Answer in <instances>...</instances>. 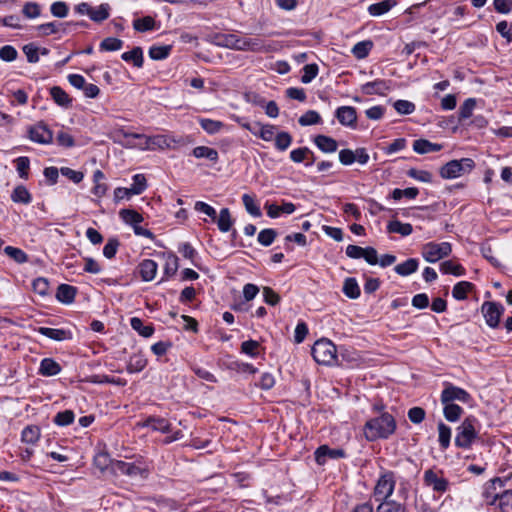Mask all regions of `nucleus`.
<instances>
[{
  "label": "nucleus",
  "mask_w": 512,
  "mask_h": 512,
  "mask_svg": "<svg viewBox=\"0 0 512 512\" xmlns=\"http://www.w3.org/2000/svg\"><path fill=\"white\" fill-rule=\"evenodd\" d=\"M18 175L22 179H28L30 169V159L26 156L18 157L14 160Z\"/></svg>",
  "instance_id": "obj_56"
},
{
  "label": "nucleus",
  "mask_w": 512,
  "mask_h": 512,
  "mask_svg": "<svg viewBox=\"0 0 512 512\" xmlns=\"http://www.w3.org/2000/svg\"><path fill=\"white\" fill-rule=\"evenodd\" d=\"M172 50L171 45H163V46H151L149 49V57L153 60H163L166 59Z\"/></svg>",
  "instance_id": "obj_48"
},
{
  "label": "nucleus",
  "mask_w": 512,
  "mask_h": 512,
  "mask_svg": "<svg viewBox=\"0 0 512 512\" xmlns=\"http://www.w3.org/2000/svg\"><path fill=\"white\" fill-rule=\"evenodd\" d=\"M407 175L415 180H418L420 182L424 183H430L432 182L433 175L426 170H418L415 168H411L407 171Z\"/></svg>",
  "instance_id": "obj_59"
},
{
  "label": "nucleus",
  "mask_w": 512,
  "mask_h": 512,
  "mask_svg": "<svg viewBox=\"0 0 512 512\" xmlns=\"http://www.w3.org/2000/svg\"><path fill=\"white\" fill-rule=\"evenodd\" d=\"M322 119L317 111L308 110L303 114L298 122L301 126H310L321 123Z\"/></svg>",
  "instance_id": "obj_54"
},
{
  "label": "nucleus",
  "mask_w": 512,
  "mask_h": 512,
  "mask_svg": "<svg viewBox=\"0 0 512 512\" xmlns=\"http://www.w3.org/2000/svg\"><path fill=\"white\" fill-rule=\"evenodd\" d=\"M313 359L321 365H332L337 359L336 346L327 339L317 340L311 350Z\"/></svg>",
  "instance_id": "obj_2"
},
{
  "label": "nucleus",
  "mask_w": 512,
  "mask_h": 512,
  "mask_svg": "<svg viewBox=\"0 0 512 512\" xmlns=\"http://www.w3.org/2000/svg\"><path fill=\"white\" fill-rule=\"evenodd\" d=\"M475 167V162L471 158H462L460 160H451L441 167L439 173L443 179H454L464 174L470 173Z\"/></svg>",
  "instance_id": "obj_4"
},
{
  "label": "nucleus",
  "mask_w": 512,
  "mask_h": 512,
  "mask_svg": "<svg viewBox=\"0 0 512 512\" xmlns=\"http://www.w3.org/2000/svg\"><path fill=\"white\" fill-rule=\"evenodd\" d=\"M494 512H512V489H505L499 492V499Z\"/></svg>",
  "instance_id": "obj_23"
},
{
  "label": "nucleus",
  "mask_w": 512,
  "mask_h": 512,
  "mask_svg": "<svg viewBox=\"0 0 512 512\" xmlns=\"http://www.w3.org/2000/svg\"><path fill=\"white\" fill-rule=\"evenodd\" d=\"M396 2L394 0H384L378 3L371 4L368 7V12L372 16H381L387 13Z\"/></svg>",
  "instance_id": "obj_35"
},
{
  "label": "nucleus",
  "mask_w": 512,
  "mask_h": 512,
  "mask_svg": "<svg viewBox=\"0 0 512 512\" xmlns=\"http://www.w3.org/2000/svg\"><path fill=\"white\" fill-rule=\"evenodd\" d=\"M373 48V42L370 40L360 41L352 48V53L357 59H363L368 56Z\"/></svg>",
  "instance_id": "obj_42"
},
{
  "label": "nucleus",
  "mask_w": 512,
  "mask_h": 512,
  "mask_svg": "<svg viewBox=\"0 0 512 512\" xmlns=\"http://www.w3.org/2000/svg\"><path fill=\"white\" fill-rule=\"evenodd\" d=\"M477 420L475 417H467L456 429L455 445L459 448H470L474 440L478 437L475 429Z\"/></svg>",
  "instance_id": "obj_3"
},
{
  "label": "nucleus",
  "mask_w": 512,
  "mask_h": 512,
  "mask_svg": "<svg viewBox=\"0 0 512 512\" xmlns=\"http://www.w3.org/2000/svg\"><path fill=\"white\" fill-rule=\"evenodd\" d=\"M273 49L272 45L266 43L259 37L238 36L236 50L266 53Z\"/></svg>",
  "instance_id": "obj_7"
},
{
  "label": "nucleus",
  "mask_w": 512,
  "mask_h": 512,
  "mask_svg": "<svg viewBox=\"0 0 512 512\" xmlns=\"http://www.w3.org/2000/svg\"><path fill=\"white\" fill-rule=\"evenodd\" d=\"M444 405L443 414L449 422L457 421L461 414L463 413V409L454 403H442Z\"/></svg>",
  "instance_id": "obj_40"
},
{
  "label": "nucleus",
  "mask_w": 512,
  "mask_h": 512,
  "mask_svg": "<svg viewBox=\"0 0 512 512\" xmlns=\"http://www.w3.org/2000/svg\"><path fill=\"white\" fill-rule=\"evenodd\" d=\"M486 323L491 328L499 325L500 317L504 312V307L496 302H484L481 307Z\"/></svg>",
  "instance_id": "obj_9"
},
{
  "label": "nucleus",
  "mask_w": 512,
  "mask_h": 512,
  "mask_svg": "<svg viewBox=\"0 0 512 512\" xmlns=\"http://www.w3.org/2000/svg\"><path fill=\"white\" fill-rule=\"evenodd\" d=\"M147 187L146 178L143 174H136L133 176V184L130 191L135 195L141 194Z\"/></svg>",
  "instance_id": "obj_62"
},
{
  "label": "nucleus",
  "mask_w": 512,
  "mask_h": 512,
  "mask_svg": "<svg viewBox=\"0 0 512 512\" xmlns=\"http://www.w3.org/2000/svg\"><path fill=\"white\" fill-rule=\"evenodd\" d=\"M11 199L15 203L29 204L32 201L31 194L23 185H18L14 188Z\"/></svg>",
  "instance_id": "obj_37"
},
{
  "label": "nucleus",
  "mask_w": 512,
  "mask_h": 512,
  "mask_svg": "<svg viewBox=\"0 0 512 512\" xmlns=\"http://www.w3.org/2000/svg\"><path fill=\"white\" fill-rule=\"evenodd\" d=\"M77 288L68 284H60L56 291V299L63 304H71L75 300Z\"/></svg>",
  "instance_id": "obj_20"
},
{
  "label": "nucleus",
  "mask_w": 512,
  "mask_h": 512,
  "mask_svg": "<svg viewBox=\"0 0 512 512\" xmlns=\"http://www.w3.org/2000/svg\"><path fill=\"white\" fill-rule=\"evenodd\" d=\"M302 70L301 82L308 84L317 76L319 68L317 64H307Z\"/></svg>",
  "instance_id": "obj_61"
},
{
  "label": "nucleus",
  "mask_w": 512,
  "mask_h": 512,
  "mask_svg": "<svg viewBox=\"0 0 512 512\" xmlns=\"http://www.w3.org/2000/svg\"><path fill=\"white\" fill-rule=\"evenodd\" d=\"M393 106L401 115H409L415 111V104L408 100H397Z\"/></svg>",
  "instance_id": "obj_64"
},
{
  "label": "nucleus",
  "mask_w": 512,
  "mask_h": 512,
  "mask_svg": "<svg viewBox=\"0 0 512 512\" xmlns=\"http://www.w3.org/2000/svg\"><path fill=\"white\" fill-rule=\"evenodd\" d=\"M130 325L133 330L139 333V335L148 338L153 335L154 327L152 324L144 325L143 321L138 317H132L130 319Z\"/></svg>",
  "instance_id": "obj_34"
},
{
  "label": "nucleus",
  "mask_w": 512,
  "mask_h": 512,
  "mask_svg": "<svg viewBox=\"0 0 512 512\" xmlns=\"http://www.w3.org/2000/svg\"><path fill=\"white\" fill-rule=\"evenodd\" d=\"M215 39H216L217 45L236 50V44H237V40H238L237 35H235V34H219V35H216Z\"/></svg>",
  "instance_id": "obj_52"
},
{
  "label": "nucleus",
  "mask_w": 512,
  "mask_h": 512,
  "mask_svg": "<svg viewBox=\"0 0 512 512\" xmlns=\"http://www.w3.org/2000/svg\"><path fill=\"white\" fill-rule=\"evenodd\" d=\"M423 480L427 486L432 487L433 491L437 493H444L449 488V481L446 478L439 477L432 469L424 472Z\"/></svg>",
  "instance_id": "obj_12"
},
{
  "label": "nucleus",
  "mask_w": 512,
  "mask_h": 512,
  "mask_svg": "<svg viewBox=\"0 0 512 512\" xmlns=\"http://www.w3.org/2000/svg\"><path fill=\"white\" fill-rule=\"evenodd\" d=\"M36 331L39 334L55 341H64L72 339L71 331L65 329L39 327L36 329Z\"/></svg>",
  "instance_id": "obj_18"
},
{
  "label": "nucleus",
  "mask_w": 512,
  "mask_h": 512,
  "mask_svg": "<svg viewBox=\"0 0 512 512\" xmlns=\"http://www.w3.org/2000/svg\"><path fill=\"white\" fill-rule=\"evenodd\" d=\"M396 485L394 473L391 471L382 474L374 487V497L377 501L391 499Z\"/></svg>",
  "instance_id": "obj_5"
},
{
  "label": "nucleus",
  "mask_w": 512,
  "mask_h": 512,
  "mask_svg": "<svg viewBox=\"0 0 512 512\" xmlns=\"http://www.w3.org/2000/svg\"><path fill=\"white\" fill-rule=\"evenodd\" d=\"M133 28L138 32H146L155 28V20L151 16L135 19L133 21Z\"/></svg>",
  "instance_id": "obj_49"
},
{
  "label": "nucleus",
  "mask_w": 512,
  "mask_h": 512,
  "mask_svg": "<svg viewBox=\"0 0 512 512\" xmlns=\"http://www.w3.org/2000/svg\"><path fill=\"white\" fill-rule=\"evenodd\" d=\"M110 16V6L107 3L101 4L98 8L92 7V12H90V19L94 22H102L108 19Z\"/></svg>",
  "instance_id": "obj_43"
},
{
  "label": "nucleus",
  "mask_w": 512,
  "mask_h": 512,
  "mask_svg": "<svg viewBox=\"0 0 512 512\" xmlns=\"http://www.w3.org/2000/svg\"><path fill=\"white\" fill-rule=\"evenodd\" d=\"M158 265L154 260L144 259L139 264V274L145 282L152 281L157 273Z\"/></svg>",
  "instance_id": "obj_19"
},
{
  "label": "nucleus",
  "mask_w": 512,
  "mask_h": 512,
  "mask_svg": "<svg viewBox=\"0 0 512 512\" xmlns=\"http://www.w3.org/2000/svg\"><path fill=\"white\" fill-rule=\"evenodd\" d=\"M32 288H33V291L37 294H39L40 296L44 297V296H47L49 294V281L48 279L44 278V277H39L37 279H35L32 283Z\"/></svg>",
  "instance_id": "obj_57"
},
{
  "label": "nucleus",
  "mask_w": 512,
  "mask_h": 512,
  "mask_svg": "<svg viewBox=\"0 0 512 512\" xmlns=\"http://www.w3.org/2000/svg\"><path fill=\"white\" fill-rule=\"evenodd\" d=\"M376 512H408V509L404 503L397 502L394 499H385L379 503Z\"/></svg>",
  "instance_id": "obj_25"
},
{
  "label": "nucleus",
  "mask_w": 512,
  "mask_h": 512,
  "mask_svg": "<svg viewBox=\"0 0 512 512\" xmlns=\"http://www.w3.org/2000/svg\"><path fill=\"white\" fill-rule=\"evenodd\" d=\"M215 221L217 223L218 229L224 233L230 231L234 223L228 208H222L220 210L219 216L216 215Z\"/></svg>",
  "instance_id": "obj_26"
},
{
  "label": "nucleus",
  "mask_w": 512,
  "mask_h": 512,
  "mask_svg": "<svg viewBox=\"0 0 512 512\" xmlns=\"http://www.w3.org/2000/svg\"><path fill=\"white\" fill-rule=\"evenodd\" d=\"M396 421L394 417L384 412L380 416L368 420L364 425V436L368 441L387 439L395 432Z\"/></svg>",
  "instance_id": "obj_1"
},
{
  "label": "nucleus",
  "mask_w": 512,
  "mask_h": 512,
  "mask_svg": "<svg viewBox=\"0 0 512 512\" xmlns=\"http://www.w3.org/2000/svg\"><path fill=\"white\" fill-rule=\"evenodd\" d=\"M4 252L7 256L12 258L15 262H17L19 264H22V263H25L28 261L27 254L19 248H16L13 246H6L4 249Z\"/></svg>",
  "instance_id": "obj_53"
},
{
  "label": "nucleus",
  "mask_w": 512,
  "mask_h": 512,
  "mask_svg": "<svg viewBox=\"0 0 512 512\" xmlns=\"http://www.w3.org/2000/svg\"><path fill=\"white\" fill-rule=\"evenodd\" d=\"M440 271L443 274H452L454 276H463L466 272L462 265L455 263L452 260L442 262L440 264Z\"/></svg>",
  "instance_id": "obj_36"
},
{
  "label": "nucleus",
  "mask_w": 512,
  "mask_h": 512,
  "mask_svg": "<svg viewBox=\"0 0 512 512\" xmlns=\"http://www.w3.org/2000/svg\"><path fill=\"white\" fill-rule=\"evenodd\" d=\"M122 60L125 62H133V65L137 68H141L143 66V51L141 47H134L131 51L124 52L121 55Z\"/></svg>",
  "instance_id": "obj_33"
},
{
  "label": "nucleus",
  "mask_w": 512,
  "mask_h": 512,
  "mask_svg": "<svg viewBox=\"0 0 512 512\" xmlns=\"http://www.w3.org/2000/svg\"><path fill=\"white\" fill-rule=\"evenodd\" d=\"M389 233H397L401 236H409L413 232V227L409 223H402L399 220H392L387 225Z\"/></svg>",
  "instance_id": "obj_30"
},
{
  "label": "nucleus",
  "mask_w": 512,
  "mask_h": 512,
  "mask_svg": "<svg viewBox=\"0 0 512 512\" xmlns=\"http://www.w3.org/2000/svg\"><path fill=\"white\" fill-rule=\"evenodd\" d=\"M315 461L319 465H324L327 458L339 459L345 457V451L343 449H331L327 445L318 447L314 453Z\"/></svg>",
  "instance_id": "obj_15"
},
{
  "label": "nucleus",
  "mask_w": 512,
  "mask_h": 512,
  "mask_svg": "<svg viewBox=\"0 0 512 512\" xmlns=\"http://www.w3.org/2000/svg\"><path fill=\"white\" fill-rule=\"evenodd\" d=\"M476 106V100L474 98H468L464 101V103L460 106L458 112L459 122H462L468 118H470L473 114V110Z\"/></svg>",
  "instance_id": "obj_46"
},
{
  "label": "nucleus",
  "mask_w": 512,
  "mask_h": 512,
  "mask_svg": "<svg viewBox=\"0 0 512 512\" xmlns=\"http://www.w3.org/2000/svg\"><path fill=\"white\" fill-rule=\"evenodd\" d=\"M442 149V145L432 143L426 139H417L413 142V150L418 154H427L437 152Z\"/></svg>",
  "instance_id": "obj_24"
},
{
  "label": "nucleus",
  "mask_w": 512,
  "mask_h": 512,
  "mask_svg": "<svg viewBox=\"0 0 512 512\" xmlns=\"http://www.w3.org/2000/svg\"><path fill=\"white\" fill-rule=\"evenodd\" d=\"M192 155L195 158H206L213 163H216L219 159V154L216 149L208 146H197L192 150Z\"/></svg>",
  "instance_id": "obj_27"
},
{
  "label": "nucleus",
  "mask_w": 512,
  "mask_h": 512,
  "mask_svg": "<svg viewBox=\"0 0 512 512\" xmlns=\"http://www.w3.org/2000/svg\"><path fill=\"white\" fill-rule=\"evenodd\" d=\"M451 252L452 247L448 242H429L423 246L421 254L427 262L435 263L449 256Z\"/></svg>",
  "instance_id": "obj_6"
},
{
  "label": "nucleus",
  "mask_w": 512,
  "mask_h": 512,
  "mask_svg": "<svg viewBox=\"0 0 512 512\" xmlns=\"http://www.w3.org/2000/svg\"><path fill=\"white\" fill-rule=\"evenodd\" d=\"M471 399L470 394L463 388L454 386L451 383H445V388L441 393V403H453L459 401L462 403H468Z\"/></svg>",
  "instance_id": "obj_8"
},
{
  "label": "nucleus",
  "mask_w": 512,
  "mask_h": 512,
  "mask_svg": "<svg viewBox=\"0 0 512 512\" xmlns=\"http://www.w3.org/2000/svg\"><path fill=\"white\" fill-rule=\"evenodd\" d=\"M50 95L54 102L62 107H69L72 103V99L69 95L59 86H53L50 89Z\"/></svg>",
  "instance_id": "obj_28"
},
{
  "label": "nucleus",
  "mask_w": 512,
  "mask_h": 512,
  "mask_svg": "<svg viewBox=\"0 0 512 512\" xmlns=\"http://www.w3.org/2000/svg\"><path fill=\"white\" fill-rule=\"evenodd\" d=\"M335 117L339 123L343 126L350 128H356L357 123V112L352 106H341L336 109Z\"/></svg>",
  "instance_id": "obj_13"
},
{
  "label": "nucleus",
  "mask_w": 512,
  "mask_h": 512,
  "mask_svg": "<svg viewBox=\"0 0 512 512\" xmlns=\"http://www.w3.org/2000/svg\"><path fill=\"white\" fill-rule=\"evenodd\" d=\"M112 472L114 474L121 473L129 477L135 478L140 476L141 478L147 477V470L141 468L134 463H129L121 460L112 462Z\"/></svg>",
  "instance_id": "obj_10"
},
{
  "label": "nucleus",
  "mask_w": 512,
  "mask_h": 512,
  "mask_svg": "<svg viewBox=\"0 0 512 512\" xmlns=\"http://www.w3.org/2000/svg\"><path fill=\"white\" fill-rule=\"evenodd\" d=\"M121 219L126 223L134 227L143 221V217L140 213L132 209H122L119 212Z\"/></svg>",
  "instance_id": "obj_41"
},
{
  "label": "nucleus",
  "mask_w": 512,
  "mask_h": 512,
  "mask_svg": "<svg viewBox=\"0 0 512 512\" xmlns=\"http://www.w3.org/2000/svg\"><path fill=\"white\" fill-rule=\"evenodd\" d=\"M41 432L37 425L26 426L21 433V439L24 443L35 444L40 438Z\"/></svg>",
  "instance_id": "obj_32"
},
{
  "label": "nucleus",
  "mask_w": 512,
  "mask_h": 512,
  "mask_svg": "<svg viewBox=\"0 0 512 512\" xmlns=\"http://www.w3.org/2000/svg\"><path fill=\"white\" fill-rule=\"evenodd\" d=\"M314 143L324 153H334L338 148L337 141L326 135L315 136Z\"/></svg>",
  "instance_id": "obj_21"
},
{
  "label": "nucleus",
  "mask_w": 512,
  "mask_h": 512,
  "mask_svg": "<svg viewBox=\"0 0 512 512\" xmlns=\"http://www.w3.org/2000/svg\"><path fill=\"white\" fill-rule=\"evenodd\" d=\"M147 365V360L142 354H133L127 363V371L129 373H137L142 371Z\"/></svg>",
  "instance_id": "obj_31"
},
{
  "label": "nucleus",
  "mask_w": 512,
  "mask_h": 512,
  "mask_svg": "<svg viewBox=\"0 0 512 512\" xmlns=\"http://www.w3.org/2000/svg\"><path fill=\"white\" fill-rule=\"evenodd\" d=\"M61 366L52 358H44L40 362L39 374L42 376H55L61 372Z\"/></svg>",
  "instance_id": "obj_22"
},
{
  "label": "nucleus",
  "mask_w": 512,
  "mask_h": 512,
  "mask_svg": "<svg viewBox=\"0 0 512 512\" xmlns=\"http://www.w3.org/2000/svg\"><path fill=\"white\" fill-rule=\"evenodd\" d=\"M123 47V41L119 38L107 37L100 43L101 51H117Z\"/></svg>",
  "instance_id": "obj_55"
},
{
  "label": "nucleus",
  "mask_w": 512,
  "mask_h": 512,
  "mask_svg": "<svg viewBox=\"0 0 512 512\" xmlns=\"http://www.w3.org/2000/svg\"><path fill=\"white\" fill-rule=\"evenodd\" d=\"M22 13L26 18H37L41 13L40 5L36 2H27L22 8Z\"/></svg>",
  "instance_id": "obj_63"
},
{
  "label": "nucleus",
  "mask_w": 512,
  "mask_h": 512,
  "mask_svg": "<svg viewBox=\"0 0 512 512\" xmlns=\"http://www.w3.org/2000/svg\"><path fill=\"white\" fill-rule=\"evenodd\" d=\"M277 237V231L273 228H266L258 233L257 241L267 247L270 246Z\"/></svg>",
  "instance_id": "obj_50"
},
{
  "label": "nucleus",
  "mask_w": 512,
  "mask_h": 512,
  "mask_svg": "<svg viewBox=\"0 0 512 512\" xmlns=\"http://www.w3.org/2000/svg\"><path fill=\"white\" fill-rule=\"evenodd\" d=\"M473 284L468 281L458 282L452 290V295L457 300H464L467 298V293L471 291Z\"/></svg>",
  "instance_id": "obj_47"
},
{
  "label": "nucleus",
  "mask_w": 512,
  "mask_h": 512,
  "mask_svg": "<svg viewBox=\"0 0 512 512\" xmlns=\"http://www.w3.org/2000/svg\"><path fill=\"white\" fill-rule=\"evenodd\" d=\"M144 138V135L138 133H129L124 130L117 131L113 136V141L115 143H119L123 147L126 148H136L141 147V145H137L134 140Z\"/></svg>",
  "instance_id": "obj_17"
},
{
  "label": "nucleus",
  "mask_w": 512,
  "mask_h": 512,
  "mask_svg": "<svg viewBox=\"0 0 512 512\" xmlns=\"http://www.w3.org/2000/svg\"><path fill=\"white\" fill-rule=\"evenodd\" d=\"M75 420V414L72 410H64V411H60L58 412L54 418H53V423L56 424L57 426H61V427H64V426H68L70 424H72Z\"/></svg>",
  "instance_id": "obj_44"
},
{
  "label": "nucleus",
  "mask_w": 512,
  "mask_h": 512,
  "mask_svg": "<svg viewBox=\"0 0 512 512\" xmlns=\"http://www.w3.org/2000/svg\"><path fill=\"white\" fill-rule=\"evenodd\" d=\"M198 122L201 128L211 135L218 133L224 127L223 122L209 118H199Z\"/></svg>",
  "instance_id": "obj_38"
},
{
  "label": "nucleus",
  "mask_w": 512,
  "mask_h": 512,
  "mask_svg": "<svg viewBox=\"0 0 512 512\" xmlns=\"http://www.w3.org/2000/svg\"><path fill=\"white\" fill-rule=\"evenodd\" d=\"M418 265L419 262L417 259L409 258L403 263L396 265L394 270L400 276H408L417 271Z\"/></svg>",
  "instance_id": "obj_29"
},
{
  "label": "nucleus",
  "mask_w": 512,
  "mask_h": 512,
  "mask_svg": "<svg viewBox=\"0 0 512 512\" xmlns=\"http://www.w3.org/2000/svg\"><path fill=\"white\" fill-rule=\"evenodd\" d=\"M242 202H243V205H244L246 211L253 217H260L262 215L260 207L255 202V199L253 196H251L249 194H243Z\"/></svg>",
  "instance_id": "obj_45"
},
{
  "label": "nucleus",
  "mask_w": 512,
  "mask_h": 512,
  "mask_svg": "<svg viewBox=\"0 0 512 512\" xmlns=\"http://www.w3.org/2000/svg\"><path fill=\"white\" fill-rule=\"evenodd\" d=\"M292 143V136L288 132H279L275 137V147L285 151Z\"/></svg>",
  "instance_id": "obj_60"
},
{
  "label": "nucleus",
  "mask_w": 512,
  "mask_h": 512,
  "mask_svg": "<svg viewBox=\"0 0 512 512\" xmlns=\"http://www.w3.org/2000/svg\"><path fill=\"white\" fill-rule=\"evenodd\" d=\"M179 259L174 254H169L166 263L164 266V274L167 277L173 276L176 274L178 268H179Z\"/></svg>",
  "instance_id": "obj_58"
},
{
  "label": "nucleus",
  "mask_w": 512,
  "mask_h": 512,
  "mask_svg": "<svg viewBox=\"0 0 512 512\" xmlns=\"http://www.w3.org/2000/svg\"><path fill=\"white\" fill-rule=\"evenodd\" d=\"M142 427H149L153 431L161 432V433H169L171 432V423L162 417L159 416H148L142 423Z\"/></svg>",
  "instance_id": "obj_16"
},
{
  "label": "nucleus",
  "mask_w": 512,
  "mask_h": 512,
  "mask_svg": "<svg viewBox=\"0 0 512 512\" xmlns=\"http://www.w3.org/2000/svg\"><path fill=\"white\" fill-rule=\"evenodd\" d=\"M343 293L350 299H357L360 294V287L355 278H347L343 284Z\"/></svg>",
  "instance_id": "obj_39"
},
{
  "label": "nucleus",
  "mask_w": 512,
  "mask_h": 512,
  "mask_svg": "<svg viewBox=\"0 0 512 512\" xmlns=\"http://www.w3.org/2000/svg\"><path fill=\"white\" fill-rule=\"evenodd\" d=\"M390 82L377 79L371 82H367L361 86V91L365 95H380L384 96L390 90Z\"/></svg>",
  "instance_id": "obj_14"
},
{
  "label": "nucleus",
  "mask_w": 512,
  "mask_h": 512,
  "mask_svg": "<svg viewBox=\"0 0 512 512\" xmlns=\"http://www.w3.org/2000/svg\"><path fill=\"white\" fill-rule=\"evenodd\" d=\"M28 132L29 138L39 144H50L53 140L52 131L43 122L31 126Z\"/></svg>",
  "instance_id": "obj_11"
},
{
  "label": "nucleus",
  "mask_w": 512,
  "mask_h": 512,
  "mask_svg": "<svg viewBox=\"0 0 512 512\" xmlns=\"http://www.w3.org/2000/svg\"><path fill=\"white\" fill-rule=\"evenodd\" d=\"M439 444L442 449H447L451 440V429L443 422L438 424Z\"/></svg>",
  "instance_id": "obj_51"
}]
</instances>
